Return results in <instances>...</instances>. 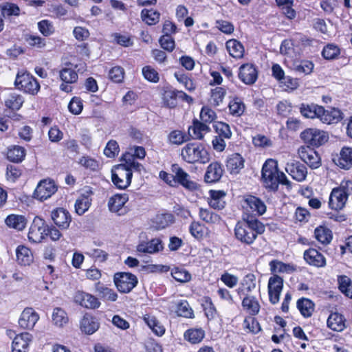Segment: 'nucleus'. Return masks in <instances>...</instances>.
<instances>
[{"label":"nucleus","mask_w":352,"mask_h":352,"mask_svg":"<svg viewBox=\"0 0 352 352\" xmlns=\"http://www.w3.org/2000/svg\"><path fill=\"white\" fill-rule=\"evenodd\" d=\"M241 284L243 288H239L237 289L239 294H241V293L245 294V292L247 293L250 292L256 287L255 276L252 274L246 275Z\"/></svg>","instance_id":"nucleus-55"},{"label":"nucleus","mask_w":352,"mask_h":352,"mask_svg":"<svg viewBox=\"0 0 352 352\" xmlns=\"http://www.w3.org/2000/svg\"><path fill=\"white\" fill-rule=\"evenodd\" d=\"M344 118L343 113L338 108L324 109L321 106L318 119L324 124H333L340 122Z\"/></svg>","instance_id":"nucleus-15"},{"label":"nucleus","mask_w":352,"mask_h":352,"mask_svg":"<svg viewBox=\"0 0 352 352\" xmlns=\"http://www.w3.org/2000/svg\"><path fill=\"white\" fill-rule=\"evenodd\" d=\"M265 230V225L254 217L243 218L237 222L234 228V236L237 240L245 245H251L258 234Z\"/></svg>","instance_id":"nucleus-1"},{"label":"nucleus","mask_w":352,"mask_h":352,"mask_svg":"<svg viewBox=\"0 0 352 352\" xmlns=\"http://www.w3.org/2000/svg\"><path fill=\"white\" fill-rule=\"evenodd\" d=\"M210 198L208 199L209 206L217 210L223 209L226 206V193L223 190H213L209 192Z\"/></svg>","instance_id":"nucleus-27"},{"label":"nucleus","mask_w":352,"mask_h":352,"mask_svg":"<svg viewBox=\"0 0 352 352\" xmlns=\"http://www.w3.org/2000/svg\"><path fill=\"white\" fill-rule=\"evenodd\" d=\"M100 327V323L96 318L86 314L80 321V329L86 334L91 335L95 333Z\"/></svg>","instance_id":"nucleus-25"},{"label":"nucleus","mask_w":352,"mask_h":352,"mask_svg":"<svg viewBox=\"0 0 352 352\" xmlns=\"http://www.w3.org/2000/svg\"><path fill=\"white\" fill-rule=\"evenodd\" d=\"M168 140L171 144L181 145L189 140V138L184 132L174 130L168 134Z\"/></svg>","instance_id":"nucleus-50"},{"label":"nucleus","mask_w":352,"mask_h":352,"mask_svg":"<svg viewBox=\"0 0 352 352\" xmlns=\"http://www.w3.org/2000/svg\"><path fill=\"white\" fill-rule=\"evenodd\" d=\"M190 233L197 239H201L204 236V226L199 221H193L189 227Z\"/></svg>","instance_id":"nucleus-62"},{"label":"nucleus","mask_w":352,"mask_h":352,"mask_svg":"<svg viewBox=\"0 0 352 352\" xmlns=\"http://www.w3.org/2000/svg\"><path fill=\"white\" fill-rule=\"evenodd\" d=\"M178 91L173 89L165 90L163 93L162 100L164 104L169 108H173L177 105Z\"/></svg>","instance_id":"nucleus-51"},{"label":"nucleus","mask_w":352,"mask_h":352,"mask_svg":"<svg viewBox=\"0 0 352 352\" xmlns=\"http://www.w3.org/2000/svg\"><path fill=\"white\" fill-rule=\"evenodd\" d=\"M244 160L243 157L239 153H234L231 155L228 160L226 166L232 173H237L243 168Z\"/></svg>","instance_id":"nucleus-35"},{"label":"nucleus","mask_w":352,"mask_h":352,"mask_svg":"<svg viewBox=\"0 0 352 352\" xmlns=\"http://www.w3.org/2000/svg\"><path fill=\"white\" fill-rule=\"evenodd\" d=\"M39 319L38 314L32 307H26L19 320V326L24 329H32Z\"/></svg>","instance_id":"nucleus-16"},{"label":"nucleus","mask_w":352,"mask_h":352,"mask_svg":"<svg viewBox=\"0 0 352 352\" xmlns=\"http://www.w3.org/2000/svg\"><path fill=\"white\" fill-rule=\"evenodd\" d=\"M243 308L250 315H256L260 310V305L254 296H246L242 300Z\"/></svg>","instance_id":"nucleus-36"},{"label":"nucleus","mask_w":352,"mask_h":352,"mask_svg":"<svg viewBox=\"0 0 352 352\" xmlns=\"http://www.w3.org/2000/svg\"><path fill=\"white\" fill-rule=\"evenodd\" d=\"M226 49L229 54L234 58H241L244 54L243 45L236 39H230L226 42Z\"/></svg>","instance_id":"nucleus-32"},{"label":"nucleus","mask_w":352,"mask_h":352,"mask_svg":"<svg viewBox=\"0 0 352 352\" xmlns=\"http://www.w3.org/2000/svg\"><path fill=\"white\" fill-rule=\"evenodd\" d=\"M92 199L90 195L87 192V195H81L76 201L75 211L78 215H82L89 208L91 204Z\"/></svg>","instance_id":"nucleus-37"},{"label":"nucleus","mask_w":352,"mask_h":352,"mask_svg":"<svg viewBox=\"0 0 352 352\" xmlns=\"http://www.w3.org/2000/svg\"><path fill=\"white\" fill-rule=\"evenodd\" d=\"M47 225L45 221L36 217L29 229L28 239L32 243H40L47 236Z\"/></svg>","instance_id":"nucleus-7"},{"label":"nucleus","mask_w":352,"mask_h":352,"mask_svg":"<svg viewBox=\"0 0 352 352\" xmlns=\"http://www.w3.org/2000/svg\"><path fill=\"white\" fill-rule=\"evenodd\" d=\"M243 207L251 212L258 215H262L266 212V205L261 199L253 196L247 195L244 199Z\"/></svg>","instance_id":"nucleus-18"},{"label":"nucleus","mask_w":352,"mask_h":352,"mask_svg":"<svg viewBox=\"0 0 352 352\" xmlns=\"http://www.w3.org/2000/svg\"><path fill=\"white\" fill-rule=\"evenodd\" d=\"M14 85L16 89L24 93L35 96L40 90V84L29 72L21 70L18 72Z\"/></svg>","instance_id":"nucleus-3"},{"label":"nucleus","mask_w":352,"mask_h":352,"mask_svg":"<svg viewBox=\"0 0 352 352\" xmlns=\"http://www.w3.org/2000/svg\"><path fill=\"white\" fill-rule=\"evenodd\" d=\"M270 270L272 273L275 272H288L295 270L294 266L284 263L281 261L273 260L270 263Z\"/></svg>","instance_id":"nucleus-57"},{"label":"nucleus","mask_w":352,"mask_h":352,"mask_svg":"<svg viewBox=\"0 0 352 352\" xmlns=\"http://www.w3.org/2000/svg\"><path fill=\"white\" fill-rule=\"evenodd\" d=\"M163 250L162 242L160 239H153L147 242H142L137 246V251L141 253L154 254Z\"/></svg>","instance_id":"nucleus-24"},{"label":"nucleus","mask_w":352,"mask_h":352,"mask_svg":"<svg viewBox=\"0 0 352 352\" xmlns=\"http://www.w3.org/2000/svg\"><path fill=\"white\" fill-rule=\"evenodd\" d=\"M173 278L180 283L188 282L191 278L190 274L185 269L175 267L171 271Z\"/></svg>","instance_id":"nucleus-60"},{"label":"nucleus","mask_w":352,"mask_h":352,"mask_svg":"<svg viewBox=\"0 0 352 352\" xmlns=\"http://www.w3.org/2000/svg\"><path fill=\"white\" fill-rule=\"evenodd\" d=\"M348 199V193L346 186L341 184V186L332 190L329 196V206L332 210H342Z\"/></svg>","instance_id":"nucleus-9"},{"label":"nucleus","mask_w":352,"mask_h":352,"mask_svg":"<svg viewBox=\"0 0 352 352\" xmlns=\"http://www.w3.org/2000/svg\"><path fill=\"white\" fill-rule=\"evenodd\" d=\"M154 222L157 229H164L174 222V217L170 213L158 214Z\"/></svg>","instance_id":"nucleus-47"},{"label":"nucleus","mask_w":352,"mask_h":352,"mask_svg":"<svg viewBox=\"0 0 352 352\" xmlns=\"http://www.w3.org/2000/svg\"><path fill=\"white\" fill-rule=\"evenodd\" d=\"M277 162L272 159L266 160L262 168V179L265 186L272 190H276L278 188L277 180Z\"/></svg>","instance_id":"nucleus-4"},{"label":"nucleus","mask_w":352,"mask_h":352,"mask_svg":"<svg viewBox=\"0 0 352 352\" xmlns=\"http://www.w3.org/2000/svg\"><path fill=\"white\" fill-rule=\"evenodd\" d=\"M144 320L152 331L157 336H162L165 332L164 327L153 316L146 314L144 316Z\"/></svg>","instance_id":"nucleus-41"},{"label":"nucleus","mask_w":352,"mask_h":352,"mask_svg":"<svg viewBox=\"0 0 352 352\" xmlns=\"http://www.w3.org/2000/svg\"><path fill=\"white\" fill-rule=\"evenodd\" d=\"M321 106L311 104H302L300 107V111L301 114L307 118H318L320 116Z\"/></svg>","instance_id":"nucleus-44"},{"label":"nucleus","mask_w":352,"mask_h":352,"mask_svg":"<svg viewBox=\"0 0 352 352\" xmlns=\"http://www.w3.org/2000/svg\"><path fill=\"white\" fill-rule=\"evenodd\" d=\"M327 327L335 331H342L346 328V320L342 314L331 313L327 319Z\"/></svg>","instance_id":"nucleus-28"},{"label":"nucleus","mask_w":352,"mask_h":352,"mask_svg":"<svg viewBox=\"0 0 352 352\" xmlns=\"http://www.w3.org/2000/svg\"><path fill=\"white\" fill-rule=\"evenodd\" d=\"M199 217L201 221L210 226L219 224L221 221L220 215L209 208H199Z\"/></svg>","instance_id":"nucleus-31"},{"label":"nucleus","mask_w":352,"mask_h":352,"mask_svg":"<svg viewBox=\"0 0 352 352\" xmlns=\"http://www.w3.org/2000/svg\"><path fill=\"white\" fill-rule=\"evenodd\" d=\"M337 164L346 170L352 167V148H343L341 150Z\"/></svg>","instance_id":"nucleus-39"},{"label":"nucleus","mask_w":352,"mask_h":352,"mask_svg":"<svg viewBox=\"0 0 352 352\" xmlns=\"http://www.w3.org/2000/svg\"><path fill=\"white\" fill-rule=\"evenodd\" d=\"M182 157L188 163L199 162L206 164L210 160L207 150L200 144H187L182 150Z\"/></svg>","instance_id":"nucleus-2"},{"label":"nucleus","mask_w":352,"mask_h":352,"mask_svg":"<svg viewBox=\"0 0 352 352\" xmlns=\"http://www.w3.org/2000/svg\"><path fill=\"white\" fill-rule=\"evenodd\" d=\"M174 76L177 81L183 85L187 90L192 91L195 89V84L188 74L181 72H177L175 73Z\"/></svg>","instance_id":"nucleus-54"},{"label":"nucleus","mask_w":352,"mask_h":352,"mask_svg":"<svg viewBox=\"0 0 352 352\" xmlns=\"http://www.w3.org/2000/svg\"><path fill=\"white\" fill-rule=\"evenodd\" d=\"M245 109V106L242 100L238 98H236L231 100L229 103L230 113L234 116H241Z\"/></svg>","instance_id":"nucleus-56"},{"label":"nucleus","mask_w":352,"mask_h":352,"mask_svg":"<svg viewBox=\"0 0 352 352\" xmlns=\"http://www.w3.org/2000/svg\"><path fill=\"white\" fill-rule=\"evenodd\" d=\"M25 40L31 47L43 48L46 45L45 40L39 36L34 34H25Z\"/></svg>","instance_id":"nucleus-61"},{"label":"nucleus","mask_w":352,"mask_h":352,"mask_svg":"<svg viewBox=\"0 0 352 352\" xmlns=\"http://www.w3.org/2000/svg\"><path fill=\"white\" fill-rule=\"evenodd\" d=\"M204 336L205 332L201 328L190 329L184 334L185 340L193 344L201 342L204 338Z\"/></svg>","instance_id":"nucleus-40"},{"label":"nucleus","mask_w":352,"mask_h":352,"mask_svg":"<svg viewBox=\"0 0 352 352\" xmlns=\"http://www.w3.org/2000/svg\"><path fill=\"white\" fill-rule=\"evenodd\" d=\"M26 151L21 146L14 145L10 146L7 152V158L9 161L19 163L21 162L25 157Z\"/></svg>","instance_id":"nucleus-33"},{"label":"nucleus","mask_w":352,"mask_h":352,"mask_svg":"<svg viewBox=\"0 0 352 352\" xmlns=\"http://www.w3.org/2000/svg\"><path fill=\"white\" fill-rule=\"evenodd\" d=\"M51 218L55 225L60 230H67L72 222V216L68 210L63 208H57L51 212Z\"/></svg>","instance_id":"nucleus-13"},{"label":"nucleus","mask_w":352,"mask_h":352,"mask_svg":"<svg viewBox=\"0 0 352 352\" xmlns=\"http://www.w3.org/2000/svg\"><path fill=\"white\" fill-rule=\"evenodd\" d=\"M142 74L150 82H157L160 80L158 72L150 65L144 66L142 68Z\"/></svg>","instance_id":"nucleus-64"},{"label":"nucleus","mask_w":352,"mask_h":352,"mask_svg":"<svg viewBox=\"0 0 352 352\" xmlns=\"http://www.w3.org/2000/svg\"><path fill=\"white\" fill-rule=\"evenodd\" d=\"M314 235L316 239L322 244H329L332 239L331 231L324 226H319L315 229Z\"/></svg>","instance_id":"nucleus-42"},{"label":"nucleus","mask_w":352,"mask_h":352,"mask_svg":"<svg viewBox=\"0 0 352 352\" xmlns=\"http://www.w3.org/2000/svg\"><path fill=\"white\" fill-rule=\"evenodd\" d=\"M226 91L221 87H217L211 90L210 102L214 107L219 106L223 100Z\"/></svg>","instance_id":"nucleus-52"},{"label":"nucleus","mask_w":352,"mask_h":352,"mask_svg":"<svg viewBox=\"0 0 352 352\" xmlns=\"http://www.w3.org/2000/svg\"><path fill=\"white\" fill-rule=\"evenodd\" d=\"M285 170L294 179L298 182L304 181L307 175V167L299 162L287 163Z\"/></svg>","instance_id":"nucleus-21"},{"label":"nucleus","mask_w":352,"mask_h":352,"mask_svg":"<svg viewBox=\"0 0 352 352\" xmlns=\"http://www.w3.org/2000/svg\"><path fill=\"white\" fill-rule=\"evenodd\" d=\"M32 336L28 332L16 335L12 342V352H28Z\"/></svg>","instance_id":"nucleus-22"},{"label":"nucleus","mask_w":352,"mask_h":352,"mask_svg":"<svg viewBox=\"0 0 352 352\" xmlns=\"http://www.w3.org/2000/svg\"><path fill=\"white\" fill-rule=\"evenodd\" d=\"M299 157L311 168H318L321 165L318 153L309 146H300L298 150Z\"/></svg>","instance_id":"nucleus-11"},{"label":"nucleus","mask_w":352,"mask_h":352,"mask_svg":"<svg viewBox=\"0 0 352 352\" xmlns=\"http://www.w3.org/2000/svg\"><path fill=\"white\" fill-rule=\"evenodd\" d=\"M172 170L174 173L175 184L178 183L189 190H195L197 188V183L190 180V175L177 164L172 166Z\"/></svg>","instance_id":"nucleus-14"},{"label":"nucleus","mask_w":352,"mask_h":352,"mask_svg":"<svg viewBox=\"0 0 352 352\" xmlns=\"http://www.w3.org/2000/svg\"><path fill=\"white\" fill-rule=\"evenodd\" d=\"M269 300L272 304H276L280 299V295L283 287V279L278 276H271L268 281Z\"/></svg>","instance_id":"nucleus-12"},{"label":"nucleus","mask_w":352,"mask_h":352,"mask_svg":"<svg viewBox=\"0 0 352 352\" xmlns=\"http://www.w3.org/2000/svg\"><path fill=\"white\" fill-rule=\"evenodd\" d=\"M113 281L118 290L124 294L129 293L138 283L137 276L129 272L116 273Z\"/></svg>","instance_id":"nucleus-5"},{"label":"nucleus","mask_w":352,"mask_h":352,"mask_svg":"<svg viewBox=\"0 0 352 352\" xmlns=\"http://www.w3.org/2000/svg\"><path fill=\"white\" fill-rule=\"evenodd\" d=\"M111 172L112 182L118 188L125 189L131 184L133 173L130 170L123 166H116Z\"/></svg>","instance_id":"nucleus-8"},{"label":"nucleus","mask_w":352,"mask_h":352,"mask_svg":"<svg viewBox=\"0 0 352 352\" xmlns=\"http://www.w3.org/2000/svg\"><path fill=\"white\" fill-rule=\"evenodd\" d=\"M301 139L307 144L318 147L329 140L327 132L318 129H307L300 133Z\"/></svg>","instance_id":"nucleus-6"},{"label":"nucleus","mask_w":352,"mask_h":352,"mask_svg":"<svg viewBox=\"0 0 352 352\" xmlns=\"http://www.w3.org/2000/svg\"><path fill=\"white\" fill-rule=\"evenodd\" d=\"M23 102V98L21 95L12 93L5 100V105L10 109L19 110L21 107Z\"/></svg>","instance_id":"nucleus-45"},{"label":"nucleus","mask_w":352,"mask_h":352,"mask_svg":"<svg viewBox=\"0 0 352 352\" xmlns=\"http://www.w3.org/2000/svg\"><path fill=\"white\" fill-rule=\"evenodd\" d=\"M339 289L346 296L352 298V281L346 276H340L338 278Z\"/></svg>","instance_id":"nucleus-48"},{"label":"nucleus","mask_w":352,"mask_h":352,"mask_svg":"<svg viewBox=\"0 0 352 352\" xmlns=\"http://www.w3.org/2000/svg\"><path fill=\"white\" fill-rule=\"evenodd\" d=\"M1 14L3 17L10 16H19L20 14L19 7L12 3H5L0 6Z\"/></svg>","instance_id":"nucleus-59"},{"label":"nucleus","mask_w":352,"mask_h":352,"mask_svg":"<svg viewBox=\"0 0 352 352\" xmlns=\"http://www.w3.org/2000/svg\"><path fill=\"white\" fill-rule=\"evenodd\" d=\"M57 190L54 182L50 179L41 180L37 185L34 197L39 201H44L52 197Z\"/></svg>","instance_id":"nucleus-10"},{"label":"nucleus","mask_w":352,"mask_h":352,"mask_svg":"<svg viewBox=\"0 0 352 352\" xmlns=\"http://www.w3.org/2000/svg\"><path fill=\"white\" fill-rule=\"evenodd\" d=\"M78 163L84 168L93 171L99 169V162L89 156H82L80 158Z\"/></svg>","instance_id":"nucleus-63"},{"label":"nucleus","mask_w":352,"mask_h":352,"mask_svg":"<svg viewBox=\"0 0 352 352\" xmlns=\"http://www.w3.org/2000/svg\"><path fill=\"white\" fill-rule=\"evenodd\" d=\"M74 302L87 309H96L99 307L100 305V302L96 297L82 291L76 292Z\"/></svg>","instance_id":"nucleus-19"},{"label":"nucleus","mask_w":352,"mask_h":352,"mask_svg":"<svg viewBox=\"0 0 352 352\" xmlns=\"http://www.w3.org/2000/svg\"><path fill=\"white\" fill-rule=\"evenodd\" d=\"M160 16V13L153 9H144L141 12L142 21L149 25H153L158 23Z\"/></svg>","instance_id":"nucleus-46"},{"label":"nucleus","mask_w":352,"mask_h":352,"mask_svg":"<svg viewBox=\"0 0 352 352\" xmlns=\"http://www.w3.org/2000/svg\"><path fill=\"white\" fill-rule=\"evenodd\" d=\"M176 312L179 316L188 318L194 317L193 311L186 300H182L177 304Z\"/></svg>","instance_id":"nucleus-58"},{"label":"nucleus","mask_w":352,"mask_h":352,"mask_svg":"<svg viewBox=\"0 0 352 352\" xmlns=\"http://www.w3.org/2000/svg\"><path fill=\"white\" fill-rule=\"evenodd\" d=\"M16 261L21 265H30L34 261L33 254L25 245H19L16 250Z\"/></svg>","instance_id":"nucleus-29"},{"label":"nucleus","mask_w":352,"mask_h":352,"mask_svg":"<svg viewBox=\"0 0 352 352\" xmlns=\"http://www.w3.org/2000/svg\"><path fill=\"white\" fill-rule=\"evenodd\" d=\"M128 200L129 196L126 193L116 194L112 196L108 201L109 210L113 212L119 213Z\"/></svg>","instance_id":"nucleus-30"},{"label":"nucleus","mask_w":352,"mask_h":352,"mask_svg":"<svg viewBox=\"0 0 352 352\" xmlns=\"http://www.w3.org/2000/svg\"><path fill=\"white\" fill-rule=\"evenodd\" d=\"M297 307L305 318L310 317L314 311V304L308 298L299 299L297 302Z\"/></svg>","instance_id":"nucleus-43"},{"label":"nucleus","mask_w":352,"mask_h":352,"mask_svg":"<svg viewBox=\"0 0 352 352\" xmlns=\"http://www.w3.org/2000/svg\"><path fill=\"white\" fill-rule=\"evenodd\" d=\"M131 152L128 151L123 154L122 160L124 162L123 164H118V166H123L127 170H132L140 172L143 168L142 165L135 161V157L131 154Z\"/></svg>","instance_id":"nucleus-38"},{"label":"nucleus","mask_w":352,"mask_h":352,"mask_svg":"<svg viewBox=\"0 0 352 352\" xmlns=\"http://www.w3.org/2000/svg\"><path fill=\"white\" fill-rule=\"evenodd\" d=\"M223 169L219 162H212L207 168L205 181L208 183L218 182L223 175Z\"/></svg>","instance_id":"nucleus-26"},{"label":"nucleus","mask_w":352,"mask_h":352,"mask_svg":"<svg viewBox=\"0 0 352 352\" xmlns=\"http://www.w3.org/2000/svg\"><path fill=\"white\" fill-rule=\"evenodd\" d=\"M5 223L10 228L23 230L26 226L27 220L23 215L10 214L6 217Z\"/></svg>","instance_id":"nucleus-34"},{"label":"nucleus","mask_w":352,"mask_h":352,"mask_svg":"<svg viewBox=\"0 0 352 352\" xmlns=\"http://www.w3.org/2000/svg\"><path fill=\"white\" fill-rule=\"evenodd\" d=\"M209 126L197 119L193 120L192 124L188 127V135L192 139L201 140L205 134L210 131Z\"/></svg>","instance_id":"nucleus-23"},{"label":"nucleus","mask_w":352,"mask_h":352,"mask_svg":"<svg viewBox=\"0 0 352 352\" xmlns=\"http://www.w3.org/2000/svg\"><path fill=\"white\" fill-rule=\"evenodd\" d=\"M59 76L62 81L66 84L74 83L78 80V74L72 68H63L59 72Z\"/></svg>","instance_id":"nucleus-53"},{"label":"nucleus","mask_w":352,"mask_h":352,"mask_svg":"<svg viewBox=\"0 0 352 352\" xmlns=\"http://www.w3.org/2000/svg\"><path fill=\"white\" fill-rule=\"evenodd\" d=\"M239 78L245 84L252 85L258 78V71L252 64H243L239 67Z\"/></svg>","instance_id":"nucleus-17"},{"label":"nucleus","mask_w":352,"mask_h":352,"mask_svg":"<svg viewBox=\"0 0 352 352\" xmlns=\"http://www.w3.org/2000/svg\"><path fill=\"white\" fill-rule=\"evenodd\" d=\"M69 318L67 313L61 308L56 307L52 313V322L54 324L58 327H63L67 324Z\"/></svg>","instance_id":"nucleus-49"},{"label":"nucleus","mask_w":352,"mask_h":352,"mask_svg":"<svg viewBox=\"0 0 352 352\" xmlns=\"http://www.w3.org/2000/svg\"><path fill=\"white\" fill-rule=\"evenodd\" d=\"M303 257L307 263L316 267H324L326 265V258L324 255L315 248L305 250Z\"/></svg>","instance_id":"nucleus-20"}]
</instances>
